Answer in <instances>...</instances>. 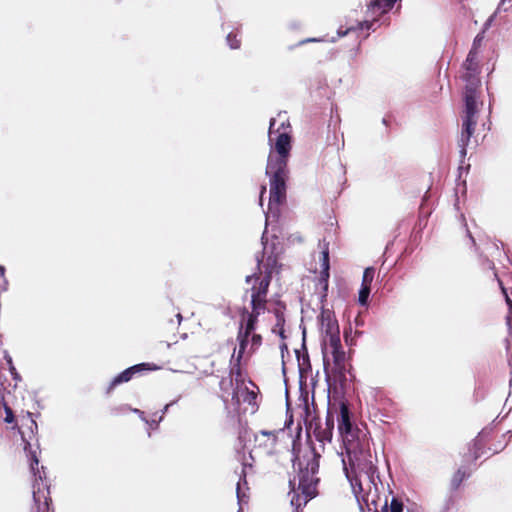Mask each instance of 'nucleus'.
<instances>
[{
	"label": "nucleus",
	"mask_w": 512,
	"mask_h": 512,
	"mask_svg": "<svg viewBox=\"0 0 512 512\" xmlns=\"http://www.w3.org/2000/svg\"><path fill=\"white\" fill-rule=\"evenodd\" d=\"M276 119L271 118L268 129V144L270 146L267 165L265 169L266 176L269 177V203L268 211L265 213L266 228L261 237L263 245V254L267 251V226L269 219L280 216L279 206L286 201L287 181L289 178L288 161L292 149L291 126L288 118L281 121L276 127ZM263 257L257 256V268L263 262Z\"/></svg>",
	"instance_id": "nucleus-1"
},
{
	"label": "nucleus",
	"mask_w": 512,
	"mask_h": 512,
	"mask_svg": "<svg viewBox=\"0 0 512 512\" xmlns=\"http://www.w3.org/2000/svg\"><path fill=\"white\" fill-rule=\"evenodd\" d=\"M343 445L346 454V459H342L343 472L352 487L356 500L360 503L358 495L363 491V488L359 474L364 473L368 477L369 481L373 485H376L375 477L379 479L378 468L372 461V455L368 445L362 442L359 438L351 439V441L344 443ZM373 504L376 506L374 501ZM359 505L361 511L365 512L362 505ZM373 512H377V509L375 508Z\"/></svg>",
	"instance_id": "nucleus-2"
},
{
	"label": "nucleus",
	"mask_w": 512,
	"mask_h": 512,
	"mask_svg": "<svg viewBox=\"0 0 512 512\" xmlns=\"http://www.w3.org/2000/svg\"><path fill=\"white\" fill-rule=\"evenodd\" d=\"M296 430L297 434L293 440V468L298 471V488L301 494L308 499H313L318 495L317 486L320 482L318 472L321 454L313 445L302 457L296 454V442L300 439L302 433L300 423H298Z\"/></svg>",
	"instance_id": "nucleus-3"
},
{
	"label": "nucleus",
	"mask_w": 512,
	"mask_h": 512,
	"mask_svg": "<svg viewBox=\"0 0 512 512\" xmlns=\"http://www.w3.org/2000/svg\"><path fill=\"white\" fill-rule=\"evenodd\" d=\"M22 440L24 442V451L27 453L28 457L30 458V470L33 473L35 477V482L33 484V501L37 505V512H47L48 510V499L47 496L44 494L43 488H47L48 486L46 483H44V480L46 479L45 474V467L42 466V472L40 471L38 465H39V459L37 457L36 451L32 450L31 444L29 441L25 439V437L22 435Z\"/></svg>",
	"instance_id": "nucleus-4"
},
{
	"label": "nucleus",
	"mask_w": 512,
	"mask_h": 512,
	"mask_svg": "<svg viewBox=\"0 0 512 512\" xmlns=\"http://www.w3.org/2000/svg\"><path fill=\"white\" fill-rule=\"evenodd\" d=\"M158 367L155 364H150L146 362L138 363L132 365L122 372L118 373L116 376L112 378L107 389L106 394H111V392L119 385L129 382L136 375H141L149 371L157 370Z\"/></svg>",
	"instance_id": "nucleus-5"
},
{
	"label": "nucleus",
	"mask_w": 512,
	"mask_h": 512,
	"mask_svg": "<svg viewBox=\"0 0 512 512\" xmlns=\"http://www.w3.org/2000/svg\"><path fill=\"white\" fill-rule=\"evenodd\" d=\"M337 421L338 431L342 437L343 444L351 441V439L358 438L355 433L354 423L352 420V412L345 402L340 403Z\"/></svg>",
	"instance_id": "nucleus-6"
},
{
	"label": "nucleus",
	"mask_w": 512,
	"mask_h": 512,
	"mask_svg": "<svg viewBox=\"0 0 512 512\" xmlns=\"http://www.w3.org/2000/svg\"><path fill=\"white\" fill-rule=\"evenodd\" d=\"M463 102L464 109L462 119L476 121V115L478 113V94L477 85L472 81L465 86Z\"/></svg>",
	"instance_id": "nucleus-7"
},
{
	"label": "nucleus",
	"mask_w": 512,
	"mask_h": 512,
	"mask_svg": "<svg viewBox=\"0 0 512 512\" xmlns=\"http://www.w3.org/2000/svg\"><path fill=\"white\" fill-rule=\"evenodd\" d=\"M319 246L322 248L321 251V272L319 276V283L322 286V293L320 296V301L323 303L326 301L328 286H329V277H330V257H329V243L324 240L320 241Z\"/></svg>",
	"instance_id": "nucleus-8"
},
{
	"label": "nucleus",
	"mask_w": 512,
	"mask_h": 512,
	"mask_svg": "<svg viewBox=\"0 0 512 512\" xmlns=\"http://www.w3.org/2000/svg\"><path fill=\"white\" fill-rule=\"evenodd\" d=\"M328 398V408L325 419V427L323 428L320 421L318 420L317 425L314 428V436L318 442L324 443L325 441L330 442L332 440L334 425H335V413L330 408V396Z\"/></svg>",
	"instance_id": "nucleus-9"
},
{
	"label": "nucleus",
	"mask_w": 512,
	"mask_h": 512,
	"mask_svg": "<svg viewBox=\"0 0 512 512\" xmlns=\"http://www.w3.org/2000/svg\"><path fill=\"white\" fill-rule=\"evenodd\" d=\"M251 334L244 332L243 323H240L237 341L239 343V350L236 357V363L232 366L230 372L235 373L237 376L240 375V362L245 353V350L249 344V338Z\"/></svg>",
	"instance_id": "nucleus-10"
},
{
	"label": "nucleus",
	"mask_w": 512,
	"mask_h": 512,
	"mask_svg": "<svg viewBox=\"0 0 512 512\" xmlns=\"http://www.w3.org/2000/svg\"><path fill=\"white\" fill-rule=\"evenodd\" d=\"M303 413L301 415V418L303 420V423L305 425L307 438L310 439V433H314V428L318 423V416L316 415V406L314 402V395H312V401L311 405L302 407Z\"/></svg>",
	"instance_id": "nucleus-11"
},
{
	"label": "nucleus",
	"mask_w": 512,
	"mask_h": 512,
	"mask_svg": "<svg viewBox=\"0 0 512 512\" xmlns=\"http://www.w3.org/2000/svg\"><path fill=\"white\" fill-rule=\"evenodd\" d=\"M318 319L321 322L322 326L324 327L325 334L339 330V324L336 318L334 317L333 312L329 309H325L324 306H322L321 313Z\"/></svg>",
	"instance_id": "nucleus-12"
},
{
	"label": "nucleus",
	"mask_w": 512,
	"mask_h": 512,
	"mask_svg": "<svg viewBox=\"0 0 512 512\" xmlns=\"http://www.w3.org/2000/svg\"><path fill=\"white\" fill-rule=\"evenodd\" d=\"M306 331L303 330V342H302V349L295 350L297 362H298V372L300 373V366L303 368V376H306V374L311 371V364H310V358L306 347Z\"/></svg>",
	"instance_id": "nucleus-13"
},
{
	"label": "nucleus",
	"mask_w": 512,
	"mask_h": 512,
	"mask_svg": "<svg viewBox=\"0 0 512 512\" xmlns=\"http://www.w3.org/2000/svg\"><path fill=\"white\" fill-rule=\"evenodd\" d=\"M271 280H272L271 271H265L264 277L261 279L259 278V280H258L259 281L258 286L252 287V295L251 296H255L256 298L266 299Z\"/></svg>",
	"instance_id": "nucleus-14"
},
{
	"label": "nucleus",
	"mask_w": 512,
	"mask_h": 512,
	"mask_svg": "<svg viewBox=\"0 0 512 512\" xmlns=\"http://www.w3.org/2000/svg\"><path fill=\"white\" fill-rule=\"evenodd\" d=\"M239 393H241L243 397V402H246L250 405L255 402L257 397L254 391L249 390L246 386H243V384H241V386L237 385L236 390L232 394V401L235 402L237 405H239L241 402Z\"/></svg>",
	"instance_id": "nucleus-15"
},
{
	"label": "nucleus",
	"mask_w": 512,
	"mask_h": 512,
	"mask_svg": "<svg viewBox=\"0 0 512 512\" xmlns=\"http://www.w3.org/2000/svg\"><path fill=\"white\" fill-rule=\"evenodd\" d=\"M374 22H375V20H373V21H369V20L357 21L355 26L352 25V26L347 27L346 29L339 28L337 30V38L344 37V36L348 35L349 33L355 32V31H363V30L369 31L373 28Z\"/></svg>",
	"instance_id": "nucleus-16"
},
{
	"label": "nucleus",
	"mask_w": 512,
	"mask_h": 512,
	"mask_svg": "<svg viewBox=\"0 0 512 512\" xmlns=\"http://www.w3.org/2000/svg\"><path fill=\"white\" fill-rule=\"evenodd\" d=\"M285 308H286V306L282 302H278L277 308L274 309L276 324H275V328L273 329V331L276 332V329H278V335L281 339L285 338V331H284V325H285L284 310H285Z\"/></svg>",
	"instance_id": "nucleus-17"
},
{
	"label": "nucleus",
	"mask_w": 512,
	"mask_h": 512,
	"mask_svg": "<svg viewBox=\"0 0 512 512\" xmlns=\"http://www.w3.org/2000/svg\"><path fill=\"white\" fill-rule=\"evenodd\" d=\"M299 407H306L311 405L309 403V392L307 390L306 385V376H303V368L300 367V377H299Z\"/></svg>",
	"instance_id": "nucleus-18"
},
{
	"label": "nucleus",
	"mask_w": 512,
	"mask_h": 512,
	"mask_svg": "<svg viewBox=\"0 0 512 512\" xmlns=\"http://www.w3.org/2000/svg\"><path fill=\"white\" fill-rule=\"evenodd\" d=\"M470 472L465 467H460L453 474L450 481V491L455 492L459 489L462 482L470 477Z\"/></svg>",
	"instance_id": "nucleus-19"
},
{
	"label": "nucleus",
	"mask_w": 512,
	"mask_h": 512,
	"mask_svg": "<svg viewBox=\"0 0 512 512\" xmlns=\"http://www.w3.org/2000/svg\"><path fill=\"white\" fill-rule=\"evenodd\" d=\"M244 332L252 334L256 330L258 317L250 314V312L244 308L242 311V321Z\"/></svg>",
	"instance_id": "nucleus-20"
},
{
	"label": "nucleus",
	"mask_w": 512,
	"mask_h": 512,
	"mask_svg": "<svg viewBox=\"0 0 512 512\" xmlns=\"http://www.w3.org/2000/svg\"><path fill=\"white\" fill-rule=\"evenodd\" d=\"M265 302L266 300L264 298H256L255 296H251L252 312H250V314L259 317L261 311L265 309Z\"/></svg>",
	"instance_id": "nucleus-21"
},
{
	"label": "nucleus",
	"mask_w": 512,
	"mask_h": 512,
	"mask_svg": "<svg viewBox=\"0 0 512 512\" xmlns=\"http://www.w3.org/2000/svg\"><path fill=\"white\" fill-rule=\"evenodd\" d=\"M371 293V287L366 285H361L358 291V303L361 306L367 307L369 304V297Z\"/></svg>",
	"instance_id": "nucleus-22"
},
{
	"label": "nucleus",
	"mask_w": 512,
	"mask_h": 512,
	"mask_svg": "<svg viewBox=\"0 0 512 512\" xmlns=\"http://www.w3.org/2000/svg\"><path fill=\"white\" fill-rule=\"evenodd\" d=\"M476 124V121L462 119L461 133L471 139L475 132Z\"/></svg>",
	"instance_id": "nucleus-23"
},
{
	"label": "nucleus",
	"mask_w": 512,
	"mask_h": 512,
	"mask_svg": "<svg viewBox=\"0 0 512 512\" xmlns=\"http://www.w3.org/2000/svg\"><path fill=\"white\" fill-rule=\"evenodd\" d=\"M114 411H117L119 413H126L127 411H131L137 414L144 423H149V419L146 418L145 413L138 408H132L129 405H122L121 407L115 409Z\"/></svg>",
	"instance_id": "nucleus-24"
},
{
	"label": "nucleus",
	"mask_w": 512,
	"mask_h": 512,
	"mask_svg": "<svg viewBox=\"0 0 512 512\" xmlns=\"http://www.w3.org/2000/svg\"><path fill=\"white\" fill-rule=\"evenodd\" d=\"M311 499H308L307 497L305 496H301L299 495L298 493H294L291 500H290V503H291V506L294 507V509H297V510H300L302 506H305L308 501H310Z\"/></svg>",
	"instance_id": "nucleus-25"
},
{
	"label": "nucleus",
	"mask_w": 512,
	"mask_h": 512,
	"mask_svg": "<svg viewBox=\"0 0 512 512\" xmlns=\"http://www.w3.org/2000/svg\"><path fill=\"white\" fill-rule=\"evenodd\" d=\"M271 248V254L266 259L265 271H271L272 274L277 265V258L275 256L276 245L273 243Z\"/></svg>",
	"instance_id": "nucleus-26"
},
{
	"label": "nucleus",
	"mask_w": 512,
	"mask_h": 512,
	"mask_svg": "<svg viewBox=\"0 0 512 512\" xmlns=\"http://www.w3.org/2000/svg\"><path fill=\"white\" fill-rule=\"evenodd\" d=\"M332 357L335 366L340 367L343 365L345 361V351L343 350L342 346L332 349Z\"/></svg>",
	"instance_id": "nucleus-27"
},
{
	"label": "nucleus",
	"mask_w": 512,
	"mask_h": 512,
	"mask_svg": "<svg viewBox=\"0 0 512 512\" xmlns=\"http://www.w3.org/2000/svg\"><path fill=\"white\" fill-rule=\"evenodd\" d=\"M326 337H328L329 345L332 349L341 347V340H340V330L333 331L331 333H326Z\"/></svg>",
	"instance_id": "nucleus-28"
},
{
	"label": "nucleus",
	"mask_w": 512,
	"mask_h": 512,
	"mask_svg": "<svg viewBox=\"0 0 512 512\" xmlns=\"http://www.w3.org/2000/svg\"><path fill=\"white\" fill-rule=\"evenodd\" d=\"M285 386H287V380L286 379H285ZM285 396H286V413H287V418L285 420V427L286 428H290L291 425H293V416H292V414L289 415V412H290V409H291V404H290V401H289L288 387H286V389H285Z\"/></svg>",
	"instance_id": "nucleus-29"
},
{
	"label": "nucleus",
	"mask_w": 512,
	"mask_h": 512,
	"mask_svg": "<svg viewBox=\"0 0 512 512\" xmlns=\"http://www.w3.org/2000/svg\"><path fill=\"white\" fill-rule=\"evenodd\" d=\"M403 509V502L397 497H392L390 505L387 504L386 512H403Z\"/></svg>",
	"instance_id": "nucleus-30"
},
{
	"label": "nucleus",
	"mask_w": 512,
	"mask_h": 512,
	"mask_svg": "<svg viewBox=\"0 0 512 512\" xmlns=\"http://www.w3.org/2000/svg\"><path fill=\"white\" fill-rule=\"evenodd\" d=\"M477 54H478V52L477 51H473V50H470L468 52L467 58H466L465 63H464V66H465L467 71L475 72L476 69L474 67V62L476 60Z\"/></svg>",
	"instance_id": "nucleus-31"
},
{
	"label": "nucleus",
	"mask_w": 512,
	"mask_h": 512,
	"mask_svg": "<svg viewBox=\"0 0 512 512\" xmlns=\"http://www.w3.org/2000/svg\"><path fill=\"white\" fill-rule=\"evenodd\" d=\"M374 274H375V269L373 267L365 268V270L363 272L361 285H366V286L371 287L372 281L374 279Z\"/></svg>",
	"instance_id": "nucleus-32"
},
{
	"label": "nucleus",
	"mask_w": 512,
	"mask_h": 512,
	"mask_svg": "<svg viewBox=\"0 0 512 512\" xmlns=\"http://www.w3.org/2000/svg\"><path fill=\"white\" fill-rule=\"evenodd\" d=\"M4 359L9 367V371H10L12 378L14 380H20L21 377H20L19 373L17 372V370L13 364L12 357L8 354V352H5Z\"/></svg>",
	"instance_id": "nucleus-33"
},
{
	"label": "nucleus",
	"mask_w": 512,
	"mask_h": 512,
	"mask_svg": "<svg viewBox=\"0 0 512 512\" xmlns=\"http://www.w3.org/2000/svg\"><path fill=\"white\" fill-rule=\"evenodd\" d=\"M226 42L231 49H239L241 46V41L237 39V36L232 32L228 33L226 36Z\"/></svg>",
	"instance_id": "nucleus-34"
},
{
	"label": "nucleus",
	"mask_w": 512,
	"mask_h": 512,
	"mask_svg": "<svg viewBox=\"0 0 512 512\" xmlns=\"http://www.w3.org/2000/svg\"><path fill=\"white\" fill-rule=\"evenodd\" d=\"M484 37H485V32L484 31H480L473 39V43H472V47L470 50H473V51H477L478 52V49L481 47L482 45V42L484 40Z\"/></svg>",
	"instance_id": "nucleus-35"
},
{
	"label": "nucleus",
	"mask_w": 512,
	"mask_h": 512,
	"mask_svg": "<svg viewBox=\"0 0 512 512\" xmlns=\"http://www.w3.org/2000/svg\"><path fill=\"white\" fill-rule=\"evenodd\" d=\"M343 338L346 345L352 346L354 344V338L352 337V326L350 324L344 328Z\"/></svg>",
	"instance_id": "nucleus-36"
},
{
	"label": "nucleus",
	"mask_w": 512,
	"mask_h": 512,
	"mask_svg": "<svg viewBox=\"0 0 512 512\" xmlns=\"http://www.w3.org/2000/svg\"><path fill=\"white\" fill-rule=\"evenodd\" d=\"M4 411H5L4 421L9 424L15 422V419H16L15 415H14L12 409L6 403H4Z\"/></svg>",
	"instance_id": "nucleus-37"
},
{
	"label": "nucleus",
	"mask_w": 512,
	"mask_h": 512,
	"mask_svg": "<svg viewBox=\"0 0 512 512\" xmlns=\"http://www.w3.org/2000/svg\"><path fill=\"white\" fill-rule=\"evenodd\" d=\"M491 433L492 428H484L478 433L476 437L485 443L488 439H490Z\"/></svg>",
	"instance_id": "nucleus-38"
},
{
	"label": "nucleus",
	"mask_w": 512,
	"mask_h": 512,
	"mask_svg": "<svg viewBox=\"0 0 512 512\" xmlns=\"http://www.w3.org/2000/svg\"><path fill=\"white\" fill-rule=\"evenodd\" d=\"M500 11H495L492 15H490L487 20L484 22L483 26H482V29L481 31H484L486 33V31L491 27L492 23L494 22L495 18H496V15L499 13Z\"/></svg>",
	"instance_id": "nucleus-39"
},
{
	"label": "nucleus",
	"mask_w": 512,
	"mask_h": 512,
	"mask_svg": "<svg viewBox=\"0 0 512 512\" xmlns=\"http://www.w3.org/2000/svg\"><path fill=\"white\" fill-rule=\"evenodd\" d=\"M280 350H281V356H282V374H283V376H284V380H285V379L287 380V378H286V367H285V362H284V353H285V352H287V353H288V347H287V345H286L285 343H282V344L280 345Z\"/></svg>",
	"instance_id": "nucleus-40"
},
{
	"label": "nucleus",
	"mask_w": 512,
	"mask_h": 512,
	"mask_svg": "<svg viewBox=\"0 0 512 512\" xmlns=\"http://www.w3.org/2000/svg\"><path fill=\"white\" fill-rule=\"evenodd\" d=\"M485 443L482 442L480 439H478L477 437L473 440V443L470 447V450H477V451H481V449L484 447Z\"/></svg>",
	"instance_id": "nucleus-41"
},
{
	"label": "nucleus",
	"mask_w": 512,
	"mask_h": 512,
	"mask_svg": "<svg viewBox=\"0 0 512 512\" xmlns=\"http://www.w3.org/2000/svg\"><path fill=\"white\" fill-rule=\"evenodd\" d=\"M251 343L252 347H259L262 343V336L260 334H252Z\"/></svg>",
	"instance_id": "nucleus-42"
},
{
	"label": "nucleus",
	"mask_w": 512,
	"mask_h": 512,
	"mask_svg": "<svg viewBox=\"0 0 512 512\" xmlns=\"http://www.w3.org/2000/svg\"><path fill=\"white\" fill-rule=\"evenodd\" d=\"M260 434L262 436H267V437H271L272 438L271 446H274L276 444L277 437H276V435H275V433L273 431L261 430Z\"/></svg>",
	"instance_id": "nucleus-43"
},
{
	"label": "nucleus",
	"mask_w": 512,
	"mask_h": 512,
	"mask_svg": "<svg viewBox=\"0 0 512 512\" xmlns=\"http://www.w3.org/2000/svg\"><path fill=\"white\" fill-rule=\"evenodd\" d=\"M181 396H179L178 398L172 400L171 402L167 403L163 409L161 410V416L164 417V415L169 411L170 407H172L173 405H175L179 399H180Z\"/></svg>",
	"instance_id": "nucleus-44"
},
{
	"label": "nucleus",
	"mask_w": 512,
	"mask_h": 512,
	"mask_svg": "<svg viewBox=\"0 0 512 512\" xmlns=\"http://www.w3.org/2000/svg\"><path fill=\"white\" fill-rule=\"evenodd\" d=\"M163 421V416H160L158 419H151L149 420V423H146L149 425L152 429H157L159 426V423Z\"/></svg>",
	"instance_id": "nucleus-45"
},
{
	"label": "nucleus",
	"mask_w": 512,
	"mask_h": 512,
	"mask_svg": "<svg viewBox=\"0 0 512 512\" xmlns=\"http://www.w3.org/2000/svg\"><path fill=\"white\" fill-rule=\"evenodd\" d=\"M470 140H471V139H470L469 137H467V136H465V135H463V134L461 133V134H460V138H459V140H458V145H459V146H468V145H469V143H470Z\"/></svg>",
	"instance_id": "nucleus-46"
},
{
	"label": "nucleus",
	"mask_w": 512,
	"mask_h": 512,
	"mask_svg": "<svg viewBox=\"0 0 512 512\" xmlns=\"http://www.w3.org/2000/svg\"><path fill=\"white\" fill-rule=\"evenodd\" d=\"M322 41H324V39H323V38H306V39H304V40H301V41L298 43V45H300V46H301V45H304V44H306V43H315V42H322Z\"/></svg>",
	"instance_id": "nucleus-47"
},
{
	"label": "nucleus",
	"mask_w": 512,
	"mask_h": 512,
	"mask_svg": "<svg viewBox=\"0 0 512 512\" xmlns=\"http://www.w3.org/2000/svg\"><path fill=\"white\" fill-rule=\"evenodd\" d=\"M28 417L30 418L31 420V432L34 433V430L37 431L38 429V426H37V423L36 421L32 418L33 414L31 412H28L27 413Z\"/></svg>",
	"instance_id": "nucleus-48"
},
{
	"label": "nucleus",
	"mask_w": 512,
	"mask_h": 512,
	"mask_svg": "<svg viewBox=\"0 0 512 512\" xmlns=\"http://www.w3.org/2000/svg\"><path fill=\"white\" fill-rule=\"evenodd\" d=\"M460 147V158H461V162L464 161L466 155H467V146H459Z\"/></svg>",
	"instance_id": "nucleus-49"
},
{
	"label": "nucleus",
	"mask_w": 512,
	"mask_h": 512,
	"mask_svg": "<svg viewBox=\"0 0 512 512\" xmlns=\"http://www.w3.org/2000/svg\"><path fill=\"white\" fill-rule=\"evenodd\" d=\"M253 279L256 280V281L259 280V277L257 276L256 273L251 274V275H247L246 278H245V282L246 283H250Z\"/></svg>",
	"instance_id": "nucleus-50"
},
{
	"label": "nucleus",
	"mask_w": 512,
	"mask_h": 512,
	"mask_svg": "<svg viewBox=\"0 0 512 512\" xmlns=\"http://www.w3.org/2000/svg\"><path fill=\"white\" fill-rule=\"evenodd\" d=\"M499 285H500V287H501V289H502L503 293L505 294L507 304H508L509 306H510V305H512V301H511V299L507 296V294H506V289L503 287L502 282H501L500 280H499Z\"/></svg>",
	"instance_id": "nucleus-51"
},
{
	"label": "nucleus",
	"mask_w": 512,
	"mask_h": 512,
	"mask_svg": "<svg viewBox=\"0 0 512 512\" xmlns=\"http://www.w3.org/2000/svg\"><path fill=\"white\" fill-rule=\"evenodd\" d=\"M236 494H237L238 502H241L242 501V495H241V492H240V485H239V483L237 484Z\"/></svg>",
	"instance_id": "nucleus-52"
},
{
	"label": "nucleus",
	"mask_w": 512,
	"mask_h": 512,
	"mask_svg": "<svg viewBox=\"0 0 512 512\" xmlns=\"http://www.w3.org/2000/svg\"><path fill=\"white\" fill-rule=\"evenodd\" d=\"M470 451L473 454V459L474 460H477L481 456L480 451H477V450H470Z\"/></svg>",
	"instance_id": "nucleus-53"
},
{
	"label": "nucleus",
	"mask_w": 512,
	"mask_h": 512,
	"mask_svg": "<svg viewBox=\"0 0 512 512\" xmlns=\"http://www.w3.org/2000/svg\"><path fill=\"white\" fill-rule=\"evenodd\" d=\"M327 366H328V364H326V362L324 361V371H325V374H326V381H327V383H329V374H328V371H327ZM328 386H330V384H328Z\"/></svg>",
	"instance_id": "nucleus-54"
},
{
	"label": "nucleus",
	"mask_w": 512,
	"mask_h": 512,
	"mask_svg": "<svg viewBox=\"0 0 512 512\" xmlns=\"http://www.w3.org/2000/svg\"><path fill=\"white\" fill-rule=\"evenodd\" d=\"M5 275V267L0 265V277L4 278Z\"/></svg>",
	"instance_id": "nucleus-55"
},
{
	"label": "nucleus",
	"mask_w": 512,
	"mask_h": 512,
	"mask_svg": "<svg viewBox=\"0 0 512 512\" xmlns=\"http://www.w3.org/2000/svg\"><path fill=\"white\" fill-rule=\"evenodd\" d=\"M487 265L489 268L494 269V263L490 261L489 259H486Z\"/></svg>",
	"instance_id": "nucleus-56"
},
{
	"label": "nucleus",
	"mask_w": 512,
	"mask_h": 512,
	"mask_svg": "<svg viewBox=\"0 0 512 512\" xmlns=\"http://www.w3.org/2000/svg\"><path fill=\"white\" fill-rule=\"evenodd\" d=\"M467 235L470 238V240L472 241V243L475 244V239H474V237L472 236V234L470 233L469 230H467Z\"/></svg>",
	"instance_id": "nucleus-57"
},
{
	"label": "nucleus",
	"mask_w": 512,
	"mask_h": 512,
	"mask_svg": "<svg viewBox=\"0 0 512 512\" xmlns=\"http://www.w3.org/2000/svg\"><path fill=\"white\" fill-rule=\"evenodd\" d=\"M386 510H387V500H385V503L381 508V512H386Z\"/></svg>",
	"instance_id": "nucleus-58"
},
{
	"label": "nucleus",
	"mask_w": 512,
	"mask_h": 512,
	"mask_svg": "<svg viewBox=\"0 0 512 512\" xmlns=\"http://www.w3.org/2000/svg\"><path fill=\"white\" fill-rule=\"evenodd\" d=\"M266 192V187L263 186L262 189H261V193H260V201L262 200V196L263 194Z\"/></svg>",
	"instance_id": "nucleus-59"
},
{
	"label": "nucleus",
	"mask_w": 512,
	"mask_h": 512,
	"mask_svg": "<svg viewBox=\"0 0 512 512\" xmlns=\"http://www.w3.org/2000/svg\"><path fill=\"white\" fill-rule=\"evenodd\" d=\"M176 317H177V319H178V323L180 324V323H181V321H182V315H181L180 313H178V314L176 315Z\"/></svg>",
	"instance_id": "nucleus-60"
},
{
	"label": "nucleus",
	"mask_w": 512,
	"mask_h": 512,
	"mask_svg": "<svg viewBox=\"0 0 512 512\" xmlns=\"http://www.w3.org/2000/svg\"><path fill=\"white\" fill-rule=\"evenodd\" d=\"M285 115H286V112H279L278 117L282 118Z\"/></svg>",
	"instance_id": "nucleus-61"
},
{
	"label": "nucleus",
	"mask_w": 512,
	"mask_h": 512,
	"mask_svg": "<svg viewBox=\"0 0 512 512\" xmlns=\"http://www.w3.org/2000/svg\"><path fill=\"white\" fill-rule=\"evenodd\" d=\"M242 474H243V480H244V482H246V475H245L244 470L242 471Z\"/></svg>",
	"instance_id": "nucleus-62"
},
{
	"label": "nucleus",
	"mask_w": 512,
	"mask_h": 512,
	"mask_svg": "<svg viewBox=\"0 0 512 512\" xmlns=\"http://www.w3.org/2000/svg\"><path fill=\"white\" fill-rule=\"evenodd\" d=\"M289 484H290V486H292V488H294V483L292 480L289 481Z\"/></svg>",
	"instance_id": "nucleus-63"
},
{
	"label": "nucleus",
	"mask_w": 512,
	"mask_h": 512,
	"mask_svg": "<svg viewBox=\"0 0 512 512\" xmlns=\"http://www.w3.org/2000/svg\"><path fill=\"white\" fill-rule=\"evenodd\" d=\"M382 122H383V124L387 125V120H386V118H383Z\"/></svg>",
	"instance_id": "nucleus-64"
}]
</instances>
